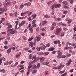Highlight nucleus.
<instances>
[{"label":"nucleus","instance_id":"nucleus-1","mask_svg":"<svg viewBox=\"0 0 76 76\" xmlns=\"http://www.w3.org/2000/svg\"><path fill=\"white\" fill-rule=\"evenodd\" d=\"M37 59L38 60H39L40 59V63H42V62H44V60H45V58L44 57H40V58H37Z\"/></svg>","mask_w":76,"mask_h":76},{"label":"nucleus","instance_id":"nucleus-2","mask_svg":"<svg viewBox=\"0 0 76 76\" xmlns=\"http://www.w3.org/2000/svg\"><path fill=\"white\" fill-rule=\"evenodd\" d=\"M7 10V8L4 9V8H0V14H1L2 13L4 12V11H6Z\"/></svg>","mask_w":76,"mask_h":76},{"label":"nucleus","instance_id":"nucleus-3","mask_svg":"<svg viewBox=\"0 0 76 76\" xmlns=\"http://www.w3.org/2000/svg\"><path fill=\"white\" fill-rule=\"evenodd\" d=\"M12 29H9L7 31L8 33H10V34L11 35H13L14 34V31H12Z\"/></svg>","mask_w":76,"mask_h":76},{"label":"nucleus","instance_id":"nucleus-4","mask_svg":"<svg viewBox=\"0 0 76 76\" xmlns=\"http://www.w3.org/2000/svg\"><path fill=\"white\" fill-rule=\"evenodd\" d=\"M53 5L55 8H59V7L61 6V5H60V4H54Z\"/></svg>","mask_w":76,"mask_h":76},{"label":"nucleus","instance_id":"nucleus-5","mask_svg":"<svg viewBox=\"0 0 76 76\" xmlns=\"http://www.w3.org/2000/svg\"><path fill=\"white\" fill-rule=\"evenodd\" d=\"M46 48V47L45 46V45L44 44L43 45L41 46V47H39V49H40L41 50H45V48Z\"/></svg>","mask_w":76,"mask_h":76},{"label":"nucleus","instance_id":"nucleus-6","mask_svg":"<svg viewBox=\"0 0 76 76\" xmlns=\"http://www.w3.org/2000/svg\"><path fill=\"white\" fill-rule=\"evenodd\" d=\"M36 38L37 40V41H39L41 40V35H39L38 36H36Z\"/></svg>","mask_w":76,"mask_h":76},{"label":"nucleus","instance_id":"nucleus-7","mask_svg":"<svg viewBox=\"0 0 76 76\" xmlns=\"http://www.w3.org/2000/svg\"><path fill=\"white\" fill-rule=\"evenodd\" d=\"M26 23V22L25 21H23L21 22V23H20L19 24V26L21 27L23 25H25Z\"/></svg>","mask_w":76,"mask_h":76},{"label":"nucleus","instance_id":"nucleus-8","mask_svg":"<svg viewBox=\"0 0 76 76\" xmlns=\"http://www.w3.org/2000/svg\"><path fill=\"white\" fill-rule=\"evenodd\" d=\"M72 60H69V61L68 62V63L66 64V66H69V65H70V64H71V62H72Z\"/></svg>","mask_w":76,"mask_h":76},{"label":"nucleus","instance_id":"nucleus-9","mask_svg":"<svg viewBox=\"0 0 76 76\" xmlns=\"http://www.w3.org/2000/svg\"><path fill=\"white\" fill-rule=\"evenodd\" d=\"M19 63V62H16V63H15V64L13 65V64H11V67H15L16 66H17V64H18V63Z\"/></svg>","mask_w":76,"mask_h":76},{"label":"nucleus","instance_id":"nucleus-10","mask_svg":"<svg viewBox=\"0 0 76 76\" xmlns=\"http://www.w3.org/2000/svg\"><path fill=\"white\" fill-rule=\"evenodd\" d=\"M37 17V14L32 15H31L32 19H34Z\"/></svg>","mask_w":76,"mask_h":76},{"label":"nucleus","instance_id":"nucleus-11","mask_svg":"<svg viewBox=\"0 0 76 76\" xmlns=\"http://www.w3.org/2000/svg\"><path fill=\"white\" fill-rule=\"evenodd\" d=\"M30 44L29 45V47H32L34 46V43L32 42H30Z\"/></svg>","mask_w":76,"mask_h":76},{"label":"nucleus","instance_id":"nucleus-12","mask_svg":"<svg viewBox=\"0 0 76 76\" xmlns=\"http://www.w3.org/2000/svg\"><path fill=\"white\" fill-rule=\"evenodd\" d=\"M61 28H58L56 30V33H59V32H60L61 31Z\"/></svg>","mask_w":76,"mask_h":76},{"label":"nucleus","instance_id":"nucleus-13","mask_svg":"<svg viewBox=\"0 0 76 76\" xmlns=\"http://www.w3.org/2000/svg\"><path fill=\"white\" fill-rule=\"evenodd\" d=\"M31 5V4L30 2H28L24 4V6H30Z\"/></svg>","mask_w":76,"mask_h":76},{"label":"nucleus","instance_id":"nucleus-14","mask_svg":"<svg viewBox=\"0 0 76 76\" xmlns=\"http://www.w3.org/2000/svg\"><path fill=\"white\" fill-rule=\"evenodd\" d=\"M61 18H57L55 19V21H60Z\"/></svg>","mask_w":76,"mask_h":76},{"label":"nucleus","instance_id":"nucleus-15","mask_svg":"<svg viewBox=\"0 0 76 76\" xmlns=\"http://www.w3.org/2000/svg\"><path fill=\"white\" fill-rule=\"evenodd\" d=\"M21 54V52H19L18 53V55H17L15 57V58H18L20 56V54Z\"/></svg>","mask_w":76,"mask_h":76},{"label":"nucleus","instance_id":"nucleus-16","mask_svg":"<svg viewBox=\"0 0 76 76\" xmlns=\"http://www.w3.org/2000/svg\"><path fill=\"white\" fill-rule=\"evenodd\" d=\"M47 21L44 20L42 22V26H44V25H45L46 23H47Z\"/></svg>","mask_w":76,"mask_h":76},{"label":"nucleus","instance_id":"nucleus-17","mask_svg":"<svg viewBox=\"0 0 76 76\" xmlns=\"http://www.w3.org/2000/svg\"><path fill=\"white\" fill-rule=\"evenodd\" d=\"M28 68L30 69L31 67H32V65L31 64V63L29 62L28 63Z\"/></svg>","mask_w":76,"mask_h":76},{"label":"nucleus","instance_id":"nucleus-18","mask_svg":"<svg viewBox=\"0 0 76 76\" xmlns=\"http://www.w3.org/2000/svg\"><path fill=\"white\" fill-rule=\"evenodd\" d=\"M12 51L11 48H9L7 50V53L9 54L10 53V52Z\"/></svg>","mask_w":76,"mask_h":76},{"label":"nucleus","instance_id":"nucleus-19","mask_svg":"<svg viewBox=\"0 0 76 76\" xmlns=\"http://www.w3.org/2000/svg\"><path fill=\"white\" fill-rule=\"evenodd\" d=\"M61 37H63L64 35V33L63 32V31H61Z\"/></svg>","mask_w":76,"mask_h":76},{"label":"nucleus","instance_id":"nucleus-20","mask_svg":"<svg viewBox=\"0 0 76 76\" xmlns=\"http://www.w3.org/2000/svg\"><path fill=\"white\" fill-rule=\"evenodd\" d=\"M55 49V48H53V47H51V48H50L49 49V51H53V50H54Z\"/></svg>","mask_w":76,"mask_h":76},{"label":"nucleus","instance_id":"nucleus-21","mask_svg":"<svg viewBox=\"0 0 76 76\" xmlns=\"http://www.w3.org/2000/svg\"><path fill=\"white\" fill-rule=\"evenodd\" d=\"M32 28H33V27L31 26L30 28H29V30L31 31V33H32L33 32V29H32Z\"/></svg>","mask_w":76,"mask_h":76},{"label":"nucleus","instance_id":"nucleus-22","mask_svg":"<svg viewBox=\"0 0 76 76\" xmlns=\"http://www.w3.org/2000/svg\"><path fill=\"white\" fill-rule=\"evenodd\" d=\"M12 28V25H10L7 28V29H11Z\"/></svg>","mask_w":76,"mask_h":76},{"label":"nucleus","instance_id":"nucleus-23","mask_svg":"<svg viewBox=\"0 0 76 76\" xmlns=\"http://www.w3.org/2000/svg\"><path fill=\"white\" fill-rule=\"evenodd\" d=\"M62 3L63 4H65V5H67V2L66 1H64Z\"/></svg>","mask_w":76,"mask_h":76},{"label":"nucleus","instance_id":"nucleus-24","mask_svg":"<svg viewBox=\"0 0 76 76\" xmlns=\"http://www.w3.org/2000/svg\"><path fill=\"white\" fill-rule=\"evenodd\" d=\"M72 56V55L71 54H69V53H66V57L67 58H68V57H70Z\"/></svg>","mask_w":76,"mask_h":76},{"label":"nucleus","instance_id":"nucleus-25","mask_svg":"<svg viewBox=\"0 0 76 76\" xmlns=\"http://www.w3.org/2000/svg\"><path fill=\"white\" fill-rule=\"evenodd\" d=\"M57 53L58 55H61V54H62V53L61 52L60 50H58Z\"/></svg>","mask_w":76,"mask_h":76},{"label":"nucleus","instance_id":"nucleus-26","mask_svg":"<svg viewBox=\"0 0 76 76\" xmlns=\"http://www.w3.org/2000/svg\"><path fill=\"white\" fill-rule=\"evenodd\" d=\"M24 6V5L23 4H22L20 6V9H23V7Z\"/></svg>","mask_w":76,"mask_h":76},{"label":"nucleus","instance_id":"nucleus-27","mask_svg":"<svg viewBox=\"0 0 76 76\" xmlns=\"http://www.w3.org/2000/svg\"><path fill=\"white\" fill-rule=\"evenodd\" d=\"M33 39H34V37H32L31 38H29L28 39V41H32Z\"/></svg>","mask_w":76,"mask_h":76},{"label":"nucleus","instance_id":"nucleus-28","mask_svg":"<svg viewBox=\"0 0 76 76\" xmlns=\"http://www.w3.org/2000/svg\"><path fill=\"white\" fill-rule=\"evenodd\" d=\"M37 70H34L32 72V73L33 74H34L35 73H37Z\"/></svg>","mask_w":76,"mask_h":76},{"label":"nucleus","instance_id":"nucleus-29","mask_svg":"<svg viewBox=\"0 0 76 76\" xmlns=\"http://www.w3.org/2000/svg\"><path fill=\"white\" fill-rule=\"evenodd\" d=\"M49 54V52H45L44 53V55H45V56H47V55H48Z\"/></svg>","mask_w":76,"mask_h":76},{"label":"nucleus","instance_id":"nucleus-30","mask_svg":"<svg viewBox=\"0 0 76 76\" xmlns=\"http://www.w3.org/2000/svg\"><path fill=\"white\" fill-rule=\"evenodd\" d=\"M32 58H33V57H32V55L30 54L29 56V59H32Z\"/></svg>","mask_w":76,"mask_h":76},{"label":"nucleus","instance_id":"nucleus-31","mask_svg":"<svg viewBox=\"0 0 76 76\" xmlns=\"http://www.w3.org/2000/svg\"><path fill=\"white\" fill-rule=\"evenodd\" d=\"M52 25L53 26H56V25H57V23H55V22H53V23H52Z\"/></svg>","mask_w":76,"mask_h":76},{"label":"nucleus","instance_id":"nucleus-32","mask_svg":"<svg viewBox=\"0 0 76 76\" xmlns=\"http://www.w3.org/2000/svg\"><path fill=\"white\" fill-rule=\"evenodd\" d=\"M45 75H47L48 74V72L47 71H46L45 72Z\"/></svg>","mask_w":76,"mask_h":76},{"label":"nucleus","instance_id":"nucleus-33","mask_svg":"<svg viewBox=\"0 0 76 76\" xmlns=\"http://www.w3.org/2000/svg\"><path fill=\"white\" fill-rule=\"evenodd\" d=\"M54 29V26H51L50 27V29L51 30H53Z\"/></svg>","mask_w":76,"mask_h":76},{"label":"nucleus","instance_id":"nucleus-34","mask_svg":"<svg viewBox=\"0 0 76 76\" xmlns=\"http://www.w3.org/2000/svg\"><path fill=\"white\" fill-rule=\"evenodd\" d=\"M33 69H37V66L35 65H34Z\"/></svg>","mask_w":76,"mask_h":76},{"label":"nucleus","instance_id":"nucleus-35","mask_svg":"<svg viewBox=\"0 0 76 76\" xmlns=\"http://www.w3.org/2000/svg\"><path fill=\"white\" fill-rule=\"evenodd\" d=\"M57 57L58 58H61V55H58Z\"/></svg>","mask_w":76,"mask_h":76},{"label":"nucleus","instance_id":"nucleus-36","mask_svg":"<svg viewBox=\"0 0 76 76\" xmlns=\"http://www.w3.org/2000/svg\"><path fill=\"white\" fill-rule=\"evenodd\" d=\"M45 18H50V16H49L48 15H45Z\"/></svg>","mask_w":76,"mask_h":76},{"label":"nucleus","instance_id":"nucleus-37","mask_svg":"<svg viewBox=\"0 0 76 76\" xmlns=\"http://www.w3.org/2000/svg\"><path fill=\"white\" fill-rule=\"evenodd\" d=\"M40 56H42V55H44V53H43V52H42L39 54Z\"/></svg>","mask_w":76,"mask_h":76},{"label":"nucleus","instance_id":"nucleus-38","mask_svg":"<svg viewBox=\"0 0 76 76\" xmlns=\"http://www.w3.org/2000/svg\"><path fill=\"white\" fill-rule=\"evenodd\" d=\"M45 47H46H46H50V43H48L46 44V46Z\"/></svg>","mask_w":76,"mask_h":76},{"label":"nucleus","instance_id":"nucleus-39","mask_svg":"<svg viewBox=\"0 0 76 76\" xmlns=\"http://www.w3.org/2000/svg\"><path fill=\"white\" fill-rule=\"evenodd\" d=\"M66 57V55H62L61 56V58H65Z\"/></svg>","mask_w":76,"mask_h":76},{"label":"nucleus","instance_id":"nucleus-40","mask_svg":"<svg viewBox=\"0 0 76 76\" xmlns=\"http://www.w3.org/2000/svg\"><path fill=\"white\" fill-rule=\"evenodd\" d=\"M69 1H70V4H73V0H69Z\"/></svg>","mask_w":76,"mask_h":76},{"label":"nucleus","instance_id":"nucleus-41","mask_svg":"<svg viewBox=\"0 0 76 76\" xmlns=\"http://www.w3.org/2000/svg\"><path fill=\"white\" fill-rule=\"evenodd\" d=\"M7 4L6 3H4V7L5 8H6V7H7Z\"/></svg>","mask_w":76,"mask_h":76},{"label":"nucleus","instance_id":"nucleus-42","mask_svg":"<svg viewBox=\"0 0 76 76\" xmlns=\"http://www.w3.org/2000/svg\"><path fill=\"white\" fill-rule=\"evenodd\" d=\"M32 26H33V27L34 28H35V27L36 26V24L35 23H34V24H32Z\"/></svg>","mask_w":76,"mask_h":76},{"label":"nucleus","instance_id":"nucleus-43","mask_svg":"<svg viewBox=\"0 0 76 76\" xmlns=\"http://www.w3.org/2000/svg\"><path fill=\"white\" fill-rule=\"evenodd\" d=\"M18 23H19V21L17 20V21H16L15 22V23L16 24V26H18Z\"/></svg>","mask_w":76,"mask_h":76},{"label":"nucleus","instance_id":"nucleus-44","mask_svg":"<svg viewBox=\"0 0 76 76\" xmlns=\"http://www.w3.org/2000/svg\"><path fill=\"white\" fill-rule=\"evenodd\" d=\"M4 48H5V49H7L9 48L6 45H5L4 47Z\"/></svg>","mask_w":76,"mask_h":76},{"label":"nucleus","instance_id":"nucleus-45","mask_svg":"<svg viewBox=\"0 0 76 76\" xmlns=\"http://www.w3.org/2000/svg\"><path fill=\"white\" fill-rule=\"evenodd\" d=\"M53 69H58V67H56V66H53Z\"/></svg>","mask_w":76,"mask_h":76},{"label":"nucleus","instance_id":"nucleus-46","mask_svg":"<svg viewBox=\"0 0 76 76\" xmlns=\"http://www.w3.org/2000/svg\"><path fill=\"white\" fill-rule=\"evenodd\" d=\"M72 22V20H69L68 21L67 23H70L71 22Z\"/></svg>","mask_w":76,"mask_h":76},{"label":"nucleus","instance_id":"nucleus-47","mask_svg":"<svg viewBox=\"0 0 76 76\" xmlns=\"http://www.w3.org/2000/svg\"><path fill=\"white\" fill-rule=\"evenodd\" d=\"M8 64H9V62H8V61H7L6 63H4V65H8Z\"/></svg>","mask_w":76,"mask_h":76},{"label":"nucleus","instance_id":"nucleus-48","mask_svg":"<svg viewBox=\"0 0 76 76\" xmlns=\"http://www.w3.org/2000/svg\"><path fill=\"white\" fill-rule=\"evenodd\" d=\"M65 72V70H64L62 71H60V72H59V73L61 74H62V73H64Z\"/></svg>","mask_w":76,"mask_h":76},{"label":"nucleus","instance_id":"nucleus-49","mask_svg":"<svg viewBox=\"0 0 76 76\" xmlns=\"http://www.w3.org/2000/svg\"><path fill=\"white\" fill-rule=\"evenodd\" d=\"M37 68H39L40 67V64L38 63L37 66Z\"/></svg>","mask_w":76,"mask_h":76},{"label":"nucleus","instance_id":"nucleus-50","mask_svg":"<svg viewBox=\"0 0 76 76\" xmlns=\"http://www.w3.org/2000/svg\"><path fill=\"white\" fill-rule=\"evenodd\" d=\"M18 13L17 12H15L14 13V15L15 16V17H17L18 15Z\"/></svg>","mask_w":76,"mask_h":76},{"label":"nucleus","instance_id":"nucleus-51","mask_svg":"<svg viewBox=\"0 0 76 76\" xmlns=\"http://www.w3.org/2000/svg\"><path fill=\"white\" fill-rule=\"evenodd\" d=\"M7 5H10V4H11V2H10L9 1L7 3Z\"/></svg>","mask_w":76,"mask_h":76},{"label":"nucleus","instance_id":"nucleus-52","mask_svg":"<svg viewBox=\"0 0 76 76\" xmlns=\"http://www.w3.org/2000/svg\"><path fill=\"white\" fill-rule=\"evenodd\" d=\"M36 58H37V57L36 56H34L33 57L32 59L35 60Z\"/></svg>","mask_w":76,"mask_h":76},{"label":"nucleus","instance_id":"nucleus-53","mask_svg":"<svg viewBox=\"0 0 76 76\" xmlns=\"http://www.w3.org/2000/svg\"><path fill=\"white\" fill-rule=\"evenodd\" d=\"M63 29L64 31H67V29L66 28V27L63 28Z\"/></svg>","mask_w":76,"mask_h":76},{"label":"nucleus","instance_id":"nucleus-54","mask_svg":"<svg viewBox=\"0 0 76 76\" xmlns=\"http://www.w3.org/2000/svg\"><path fill=\"white\" fill-rule=\"evenodd\" d=\"M2 59L1 58H0V65H1V63H2Z\"/></svg>","mask_w":76,"mask_h":76},{"label":"nucleus","instance_id":"nucleus-55","mask_svg":"<svg viewBox=\"0 0 76 76\" xmlns=\"http://www.w3.org/2000/svg\"><path fill=\"white\" fill-rule=\"evenodd\" d=\"M4 20H5V18H2L1 20V21L2 22H3Z\"/></svg>","mask_w":76,"mask_h":76},{"label":"nucleus","instance_id":"nucleus-56","mask_svg":"<svg viewBox=\"0 0 76 76\" xmlns=\"http://www.w3.org/2000/svg\"><path fill=\"white\" fill-rule=\"evenodd\" d=\"M24 13L25 15H26V14H28V13H29V11H26V12H24Z\"/></svg>","mask_w":76,"mask_h":76},{"label":"nucleus","instance_id":"nucleus-57","mask_svg":"<svg viewBox=\"0 0 76 76\" xmlns=\"http://www.w3.org/2000/svg\"><path fill=\"white\" fill-rule=\"evenodd\" d=\"M36 22V20H34L33 21L32 24L35 23Z\"/></svg>","mask_w":76,"mask_h":76},{"label":"nucleus","instance_id":"nucleus-58","mask_svg":"<svg viewBox=\"0 0 76 76\" xmlns=\"http://www.w3.org/2000/svg\"><path fill=\"white\" fill-rule=\"evenodd\" d=\"M60 66H61V67H64V65H62L61 64H60Z\"/></svg>","mask_w":76,"mask_h":76},{"label":"nucleus","instance_id":"nucleus-59","mask_svg":"<svg viewBox=\"0 0 76 76\" xmlns=\"http://www.w3.org/2000/svg\"><path fill=\"white\" fill-rule=\"evenodd\" d=\"M64 50H68V48L67 46L65 47L64 48Z\"/></svg>","mask_w":76,"mask_h":76},{"label":"nucleus","instance_id":"nucleus-60","mask_svg":"<svg viewBox=\"0 0 76 76\" xmlns=\"http://www.w3.org/2000/svg\"><path fill=\"white\" fill-rule=\"evenodd\" d=\"M23 39H24V40H26V37H25V36L23 37Z\"/></svg>","mask_w":76,"mask_h":76},{"label":"nucleus","instance_id":"nucleus-61","mask_svg":"<svg viewBox=\"0 0 76 76\" xmlns=\"http://www.w3.org/2000/svg\"><path fill=\"white\" fill-rule=\"evenodd\" d=\"M14 34H17L18 33V32L16 31V30H14Z\"/></svg>","mask_w":76,"mask_h":76},{"label":"nucleus","instance_id":"nucleus-62","mask_svg":"<svg viewBox=\"0 0 76 76\" xmlns=\"http://www.w3.org/2000/svg\"><path fill=\"white\" fill-rule=\"evenodd\" d=\"M41 30L42 31H46V30H45L44 28H42V29Z\"/></svg>","mask_w":76,"mask_h":76},{"label":"nucleus","instance_id":"nucleus-63","mask_svg":"<svg viewBox=\"0 0 76 76\" xmlns=\"http://www.w3.org/2000/svg\"><path fill=\"white\" fill-rule=\"evenodd\" d=\"M11 49H12L13 50H15V47H11Z\"/></svg>","mask_w":76,"mask_h":76},{"label":"nucleus","instance_id":"nucleus-64","mask_svg":"<svg viewBox=\"0 0 76 76\" xmlns=\"http://www.w3.org/2000/svg\"><path fill=\"white\" fill-rule=\"evenodd\" d=\"M73 30L74 32H75V31H76V27H74L73 28Z\"/></svg>","mask_w":76,"mask_h":76}]
</instances>
